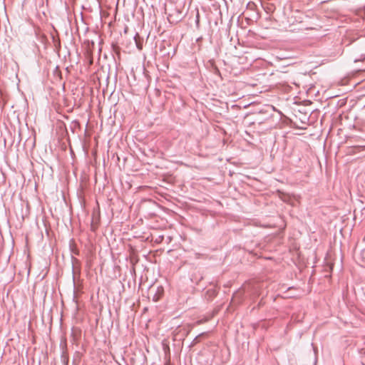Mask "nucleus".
Segmentation results:
<instances>
[{
  "instance_id": "f257e3e1",
  "label": "nucleus",
  "mask_w": 365,
  "mask_h": 365,
  "mask_svg": "<svg viewBox=\"0 0 365 365\" xmlns=\"http://www.w3.org/2000/svg\"><path fill=\"white\" fill-rule=\"evenodd\" d=\"M163 294V289L162 287H158L155 291V294L153 297V301H158Z\"/></svg>"
}]
</instances>
